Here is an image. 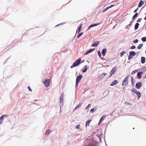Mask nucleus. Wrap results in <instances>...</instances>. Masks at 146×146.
I'll return each mask as SVG.
<instances>
[{"mask_svg": "<svg viewBox=\"0 0 146 146\" xmlns=\"http://www.w3.org/2000/svg\"><path fill=\"white\" fill-rule=\"evenodd\" d=\"M131 57H129V58H128V59L129 60L130 59H131Z\"/></svg>", "mask_w": 146, "mask_h": 146, "instance_id": "09e8293b", "label": "nucleus"}, {"mask_svg": "<svg viewBox=\"0 0 146 146\" xmlns=\"http://www.w3.org/2000/svg\"><path fill=\"white\" fill-rule=\"evenodd\" d=\"M136 94L138 97V99H139L141 97V93L139 92H138Z\"/></svg>", "mask_w": 146, "mask_h": 146, "instance_id": "6ab92c4d", "label": "nucleus"}, {"mask_svg": "<svg viewBox=\"0 0 146 146\" xmlns=\"http://www.w3.org/2000/svg\"><path fill=\"white\" fill-rule=\"evenodd\" d=\"M90 52H89V51H87L85 52V54H84V55H87Z\"/></svg>", "mask_w": 146, "mask_h": 146, "instance_id": "79ce46f5", "label": "nucleus"}, {"mask_svg": "<svg viewBox=\"0 0 146 146\" xmlns=\"http://www.w3.org/2000/svg\"><path fill=\"white\" fill-rule=\"evenodd\" d=\"M138 10V8H137L136 9H135L134 10V13H136L137 11Z\"/></svg>", "mask_w": 146, "mask_h": 146, "instance_id": "49530a36", "label": "nucleus"}, {"mask_svg": "<svg viewBox=\"0 0 146 146\" xmlns=\"http://www.w3.org/2000/svg\"><path fill=\"white\" fill-rule=\"evenodd\" d=\"M87 68L86 66H85L83 68L82 72L84 73L87 70Z\"/></svg>", "mask_w": 146, "mask_h": 146, "instance_id": "aec40b11", "label": "nucleus"}, {"mask_svg": "<svg viewBox=\"0 0 146 146\" xmlns=\"http://www.w3.org/2000/svg\"><path fill=\"white\" fill-rule=\"evenodd\" d=\"M94 50H95L94 49H91L89 50L88 51H89V52H90V53L93 52V51H94Z\"/></svg>", "mask_w": 146, "mask_h": 146, "instance_id": "473e14b6", "label": "nucleus"}, {"mask_svg": "<svg viewBox=\"0 0 146 146\" xmlns=\"http://www.w3.org/2000/svg\"><path fill=\"white\" fill-rule=\"evenodd\" d=\"M125 53H126V52L125 51H123L122 52L120 53L121 56V57L122 56L124 55V54H125Z\"/></svg>", "mask_w": 146, "mask_h": 146, "instance_id": "cd10ccee", "label": "nucleus"}, {"mask_svg": "<svg viewBox=\"0 0 146 146\" xmlns=\"http://www.w3.org/2000/svg\"><path fill=\"white\" fill-rule=\"evenodd\" d=\"M131 78L132 83H134L135 82V80L133 79V78L131 77Z\"/></svg>", "mask_w": 146, "mask_h": 146, "instance_id": "4c0bfd02", "label": "nucleus"}, {"mask_svg": "<svg viewBox=\"0 0 146 146\" xmlns=\"http://www.w3.org/2000/svg\"><path fill=\"white\" fill-rule=\"evenodd\" d=\"M143 74V72H138L137 75L138 76V79H140L141 78V75L142 74Z\"/></svg>", "mask_w": 146, "mask_h": 146, "instance_id": "ddd939ff", "label": "nucleus"}, {"mask_svg": "<svg viewBox=\"0 0 146 146\" xmlns=\"http://www.w3.org/2000/svg\"><path fill=\"white\" fill-rule=\"evenodd\" d=\"M50 82V80L48 79H46L43 82L44 84L46 87H48L50 86V84L49 83Z\"/></svg>", "mask_w": 146, "mask_h": 146, "instance_id": "20e7f679", "label": "nucleus"}, {"mask_svg": "<svg viewBox=\"0 0 146 146\" xmlns=\"http://www.w3.org/2000/svg\"><path fill=\"white\" fill-rule=\"evenodd\" d=\"M98 25H99V24H94L91 25L89 26V27H88V30H89L91 28L94 27Z\"/></svg>", "mask_w": 146, "mask_h": 146, "instance_id": "4468645a", "label": "nucleus"}, {"mask_svg": "<svg viewBox=\"0 0 146 146\" xmlns=\"http://www.w3.org/2000/svg\"><path fill=\"white\" fill-rule=\"evenodd\" d=\"M83 34V33L82 32L80 33L78 36L77 38H79Z\"/></svg>", "mask_w": 146, "mask_h": 146, "instance_id": "c756f323", "label": "nucleus"}, {"mask_svg": "<svg viewBox=\"0 0 146 146\" xmlns=\"http://www.w3.org/2000/svg\"><path fill=\"white\" fill-rule=\"evenodd\" d=\"M131 91L132 92H133L136 93L138 91L136 89H133L131 90Z\"/></svg>", "mask_w": 146, "mask_h": 146, "instance_id": "bb28decb", "label": "nucleus"}, {"mask_svg": "<svg viewBox=\"0 0 146 146\" xmlns=\"http://www.w3.org/2000/svg\"><path fill=\"white\" fill-rule=\"evenodd\" d=\"M129 78V76H127L124 78V80L122 83V86L125 85L127 83Z\"/></svg>", "mask_w": 146, "mask_h": 146, "instance_id": "39448f33", "label": "nucleus"}, {"mask_svg": "<svg viewBox=\"0 0 146 146\" xmlns=\"http://www.w3.org/2000/svg\"><path fill=\"white\" fill-rule=\"evenodd\" d=\"M141 62L142 64H144L145 62V58L144 57H142L141 58Z\"/></svg>", "mask_w": 146, "mask_h": 146, "instance_id": "2eb2a0df", "label": "nucleus"}, {"mask_svg": "<svg viewBox=\"0 0 146 146\" xmlns=\"http://www.w3.org/2000/svg\"><path fill=\"white\" fill-rule=\"evenodd\" d=\"M139 25V24L138 23H136L135 26V30H137L138 28Z\"/></svg>", "mask_w": 146, "mask_h": 146, "instance_id": "412c9836", "label": "nucleus"}, {"mask_svg": "<svg viewBox=\"0 0 146 146\" xmlns=\"http://www.w3.org/2000/svg\"><path fill=\"white\" fill-rule=\"evenodd\" d=\"M81 106V104L80 103L74 109V110H76V109H77L79 108Z\"/></svg>", "mask_w": 146, "mask_h": 146, "instance_id": "5701e85b", "label": "nucleus"}, {"mask_svg": "<svg viewBox=\"0 0 146 146\" xmlns=\"http://www.w3.org/2000/svg\"><path fill=\"white\" fill-rule=\"evenodd\" d=\"M92 120H89L87 121L86 122V126H89L90 125V123L91 122Z\"/></svg>", "mask_w": 146, "mask_h": 146, "instance_id": "4be33fe9", "label": "nucleus"}, {"mask_svg": "<svg viewBox=\"0 0 146 146\" xmlns=\"http://www.w3.org/2000/svg\"><path fill=\"white\" fill-rule=\"evenodd\" d=\"M28 89H29V90L31 92L32 91L30 87H28Z\"/></svg>", "mask_w": 146, "mask_h": 146, "instance_id": "a18cd8bd", "label": "nucleus"}, {"mask_svg": "<svg viewBox=\"0 0 146 146\" xmlns=\"http://www.w3.org/2000/svg\"><path fill=\"white\" fill-rule=\"evenodd\" d=\"M141 39L143 42L146 41V37H143L141 38Z\"/></svg>", "mask_w": 146, "mask_h": 146, "instance_id": "c85d7f7f", "label": "nucleus"}, {"mask_svg": "<svg viewBox=\"0 0 146 146\" xmlns=\"http://www.w3.org/2000/svg\"><path fill=\"white\" fill-rule=\"evenodd\" d=\"M90 105H91V104H89L88 105V106L87 107H86V109H88V108H89V107H90Z\"/></svg>", "mask_w": 146, "mask_h": 146, "instance_id": "37998d69", "label": "nucleus"}, {"mask_svg": "<svg viewBox=\"0 0 146 146\" xmlns=\"http://www.w3.org/2000/svg\"><path fill=\"white\" fill-rule=\"evenodd\" d=\"M145 14L146 15V13H145Z\"/></svg>", "mask_w": 146, "mask_h": 146, "instance_id": "603ef678", "label": "nucleus"}, {"mask_svg": "<svg viewBox=\"0 0 146 146\" xmlns=\"http://www.w3.org/2000/svg\"><path fill=\"white\" fill-rule=\"evenodd\" d=\"M129 54L130 56H134L135 54V52L134 51H131L129 52Z\"/></svg>", "mask_w": 146, "mask_h": 146, "instance_id": "a211bd4d", "label": "nucleus"}, {"mask_svg": "<svg viewBox=\"0 0 146 146\" xmlns=\"http://www.w3.org/2000/svg\"><path fill=\"white\" fill-rule=\"evenodd\" d=\"M141 19H139L137 21V22H140V21H141Z\"/></svg>", "mask_w": 146, "mask_h": 146, "instance_id": "de8ad7c7", "label": "nucleus"}, {"mask_svg": "<svg viewBox=\"0 0 146 146\" xmlns=\"http://www.w3.org/2000/svg\"><path fill=\"white\" fill-rule=\"evenodd\" d=\"M143 44H139L137 47V48L139 49H140L143 46Z\"/></svg>", "mask_w": 146, "mask_h": 146, "instance_id": "393cba45", "label": "nucleus"}, {"mask_svg": "<svg viewBox=\"0 0 146 146\" xmlns=\"http://www.w3.org/2000/svg\"><path fill=\"white\" fill-rule=\"evenodd\" d=\"M116 67H113L111 71V75L110 77H111L114 73H115L116 71Z\"/></svg>", "mask_w": 146, "mask_h": 146, "instance_id": "0eeeda50", "label": "nucleus"}, {"mask_svg": "<svg viewBox=\"0 0 146 146\" xmlns=\"http://www.w3.org/2000/svg\"><path fill=\"white\" fill-rule=\"evenodd\" d=\"M80 127V125L79 124H78L77 126H76L75 127L77 129H79Z\"/></svg>", "mask_w": 146, "mask_h": 146, "instance_id": "72a5a7b5", "label": "nucleus"}, {"mask_svg": "<svg viewBox=\"0 0 146 146\" xmlns=\"http://www.w3.org/2000/svg\"><path fill=\"white\" fill-rule=\"evenodd\" d=\"M138 15V14L137 13H136L132 17V19H135L136 17H137Z\"/></svg>", "mask_w": 146, "mask_h": 146, "instance_id": "b1692460", "label": "nucleus"}, {"mask_svg": "<svg viewBox=\"0 0 146 146\" xmlns=\"http://www.w3.org/2000/svg\"><path fill=\"white\" fill-rule=\"evenodd\" d=\"M106 115H104L102 116V117H101V118L100 120V121L99 123V124L101 123L102 121L104 119V118H105V117H106Z\"/></svg>", "mask_w": 146, "mask_h": 146, "instance_id": "dca6fc26", "label": "nucleus"}, {"mask_svg": "<svg viewBox=\"0 0 146 146\" xmlns=\"http://www.w3.org/2000/svg\"><path fill=\"white\" fill-rule=\"evenodd\" d=\"M94 108H95L96 109H97V108L96 107H94Z\"/></svg>", "mask_w": 146, "mask_h": 146, "instance_id": "8fccbe9b", "label": "nucleus"}, {"mask_svg": "<svg viewBox=\"0 0 146 146\" xmlns=\"http://www.w3.org/2000/svg\"><path fill=\"white\" fill-rule=\"evenodd\" d=\"M95 109L94 108L90 110V112L91 113H93V112H94L95 111Z\"/></svg>", "mask_w": 146, "mask_h": 146, "instance_id": "58836bf2", "label": "nucleus"}, {"mask_svg": "<svg viewBox=\"0 0 146 146\" xmlns=\"http://www.w3.org/2000/svg\"><path fill=\"white\" fill-rule=\"evenodd\" d=\"M82 24H81L78 26V29L77 30L76 33L78 32V33H79L81 31V28L82 26Z\"/></svg>", "mask_w": 146, "mask_h": 146, "instance_id": "9b49d317", "label": "nucleus"}, {"mask_svg": "<svg viewBox=\"0 0 146 146\" xmlns=\"http://www.w3.org/2000/svg\"><path fill=\"white\" fill-rule=\"evenodd\" d=\"M63 97L62 96H61L60 98V102H62L63 101Z\"/></svg>", "mask_w": 146, "mask_h": 146, "instance_id": "c9c22d12", "label": "nucleus"}, {"mask_svg": "<svg viewBox=\"0 0 146 146\" xmlns=\"http://www.w3.org/2000/svg\"><path fill=\"white\" fill-rule=\"evenodd\" d=\"M137 70H134L133 71H132L131 73L132 74H134L136 72H137Z\"/></svg>", "mask_w": 146, "mask_h": 146, "instance_id": "f704fd0d", "label": "nucleus"}, {"mask_svg": "<svg viewBox=\"0 0 146 146\" xmlns=\"http://www.w3.org/2000/svg\"><path fill=\"white\" fill-rule=\"evenodd\" d=\"M138 41V40L137 39H136L135 40H134L133 42L135 43H137Z\"/></svg>", "mask_w": 146, "mask_h": 146, "instance_id": "ea45409f", "label": "nucleus"}, {"mask_svg": "<svg viewBox=\"0 0 146 146\" xmlns=\"http://www.w3.org/2000/svg\"><path fill=\"white\" fill-rule=\"evenodd\" d=\"M50 133L51 132L49 130H48L46 131L45 135H49Z\"/></svg>", "mask_w": 146, "mask_h": 146, "instance_id": "a878e982", "label": "nucleus"}, {"mask_svg": "<svg viewBox=\"0 0 146 146\" xmlns=\"http://www.w3.org/2000/svg\"><path fill=\"white\" fill-rule=\"evenodd\" d=\"M108 9H109V8H108V7H106V8H105L103 10V12H105L106 11H107V10H108Z\"/></svg>", "mask_w": 146, "mask_h": 146, "instance_id": "7c9ffc66", "label": "nucleus"}, {"mask_svg": "<svg viewBox=\"0 0 146 146\" xmlns=\"http://www.w3.org/2000/svg\"><path fill=\"white\" fill-rule=\"evenodd\" d=\"M106 51V48H104L102 50V53L103 56H104L105 55Z\"/></svg>", "mask_w": 146, "mask_h": 146, "instance_id": "f3484780", "label": "nucleus"}, {"mask_svg": "<svg viewBox=\"0 0 146 146\" xmlns=\"http://www.w3.org/2000/svg\"><path fill=\"white\" fill-rule=\"evenodd\" d=\"M82 75H80L78 76L76 78V86L77 87L78 86V84L80 81L81 80V79L82 78Z\"/></svg>", "mask_w": 146, "mask_h": 146, "instance_id": "f03ea898", "label": "nucleus"}, {"mask_svg": "<svg viewBox=\"0 0 146 146\" xmlns=\"http://www.w3.org/2000/svg\"><path fill=\"white\" fill-rule=\"evenodd\" d=\"M99 43L100 42L98 41H95L92 44V47L97 46H98Z\"/></svg>", "mask_w": 146, "mask_h": 146, "instance_id": "6e6552de", "label": "nucleus"}, {"mask_svg": "<svg viewBox=\"0 0 146 146\" xmlns=\"http://www.w3.org/2000/svg\"><path fill=\"white\" fill-rule=\"evenodd\" d=\"M145 78H146V76H145Z\"/></svg>", "mask_w": 146, "mask_h": 146, "instance_id": "3c124183", "label": "nucleus"}, {"mask_svg": "<svg viewBox=\"0 0 146 146\" xmlns=\"http://www.w3.org/2000/svg\"><path fill=\"white\" fill-rule=\"evenodd\" d=\"M144 4V2L143 1L141 0L139 2V4L138 5V7H141Z\"/></svg>", "mask_w": 146, "mask_h": 146, "instance_id": "f8f14e48", "label": "nucleus"}, {"mask_svg": "<svg viewBox=\"0 0 146 146\" xmlns=\"http://www.w3.org/2000/svg\"><path fill=\"white\" fill-rule=\"evenodd\" d=\"M114 6L115 5H111L110 6V7H108L109 8H109H111V7Z\"/></svg>", "mask_w": 146, "mask_h": 146, "instance_id": "c03bdc74", "label": "nucleus"}, {"mask_svg": "<svg viewBox=\"0 0 146 146\" xmlns=\"http://www.w3.org/2000/svg\"><path fill=\"white\" fill-rule=\"evenodd\" d=\"M142 83L141 82H139L136 83V87L137 89H139L141 86Z\"/></svg>", "mask_w": 146, "mask_h": 146, "instance_id": "1a4fd4ad", "label": "nucleus"}, {"mask_svg": "<svg viewBox=\"0 0 146 146\" xmlns=\"http://www.w3.org/2000/svg\"><path fill=\"white\" fill-rule=\"evenodd\" d=\"M7 115H4L0 117V125L3 123L4 119L7 117Z\"/></svg>", "mask_w": 146, "mask_h": 146, "instance_id": "423d86ee", "label": "nucleus"}, {"mask_svg": "<svg viewBox=\"0 0 146 146\" xmlns=\"http://www.w3.org/2000/svg\"><path fill=\"white\" fill-rule=\"evenodd\" d=\"M118 83V81L117 80H114V81L112 82V83L110 84V85L111 86H113L117 84Z\"/></svg>", "mask_w": 146, "mask_h": 146, "instance_id": "9d476101", "label": "nucleus"}, {"mask_svg": "<svg viewBox=\"0 0 146 146\" xmlns=\"http://www.w3.org/2000/svg\"><path fill=\"white\" fill-rule=\"evenodd\" d=\"M81 59H79L76 62H74L72 65L71 66V68H72L78 65L80 63Z\"/></svg>", "mask_w": 146, "mask_h": 146, "instance_id": "7ed1b4c3", "label": "nucleus"}, {"mask_svg": "<svg viewBox=\"0 0 146 146\" xmlns=\"http://www.w3.org/2000/svg\"><path fill=\"white\" fill-rule=\"evenodd\" d=\"M135 48V46L134 45L131 46L130 48V49H134Z\"/></svg>", "mask_w": 146, "mask_h": 146, "instance_id": "e433bc0d", "label": "nucleus"}, {"mask_svg": "<svg viewBox=\"0 0 146 146\" xmlns=\"http://www.w3.org/2000/svg\"><path fill=\"white\" fill-rule=\"evenodd\" d=\"M98 54L99 56L101 58V54L100 52V51H99L98 52Z\"/></svg>", "mask_w": 146, "mask_h": 146, "instance_id": "2f4dec72", "label": "nucleus"}, {"mask_svg": "<svg viewBox=\"0 0 146 146\" xmlns=\"http://www.w3.org/2000/svg\"><path fill=\"white\" fill-rule=\"evenodd\" d=\"M84 146H94L92 141L88 139L86 140L84 144Z\"/></svg>", "mask_w": 146, "mask_h": 146, "instance_id": "f257e3e1", "label": "nucleus"}, {"mask_svg": "<svg viewBox=\"0 0 146 146\" xmlns=\"http://www.w3.org/2000/svg\"><path fill=\"white\" fill-rule=\"evenodd\" d=\"M10 56L8 58H7V60H5V61L4 64H5V63H6L7 62L8 60V59H9L10 58Z\"/></svg>", "mask_w": 146, "mask_h": 146, "instance_id": "a19ab883", "label": "nucleus"}]
</instances>
